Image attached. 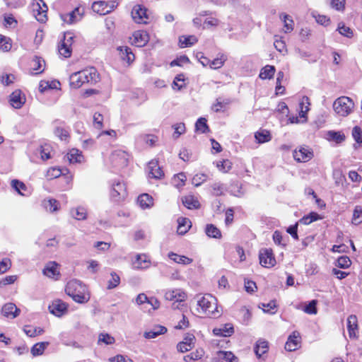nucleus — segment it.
<instances>
[{
	"label": "nucleus",
	"mask_w": 362,
	"mask_h": 362,
	"mask_svg": "<svg viewBox=\"0 0 362 362\" xmlns=\"http://www.w3.org/2000/svg\"><path fill=\"white\" fill-rule=\"evenodd\" d=\"M65 291L72 299L79 303H85L90 299V294L86 285L77 279L69 281Z\"/></svg>",
	"instance_id": "f257e3e1"
},
{
	"label": "nucleus",
	"mask_w": 362,
	"mask_h": 362,
	"mask_svg": "<svg viewBox=\"0 0 362 362\" xmlns=\"http://www.w3.org/2000/svg\"><path fill=\"white\" fill-rule=\"evenodd\" d=\"M197 305L204 313L208 316L217 317L220 315L218 310L217 300L211 294H205L197 300Z\"/></svg>",
	"instance_id": "f03ea898"
},
{
	"label": "nucleus",
	"mask_w": 362,
	"mask_h": 362,
	"mask_svg": "<svg viewBox=\"0 0 362 362\" xmlns=\"http://www.w3.org/2000/svg\"><path fill=\"white\" fill-rule=\"evenodd\" d=\"M354 103L349 97L342 96L337 98L333 104L335 112L339 116L346 117L353 110Z\"/></svg>",
	"instance_id": "7ed1b4c3"
},
{
	"label": "nucleus",
	"mask_w": 362,
	"mask_h": 362,
	"mask_svg": "<svg viewBox=\"0 0 362 362\" xmlns=\"http://www.w3.org/2000/svg\"><path fill=\"white\" fill-rule=\"evenodd\" d=\"M33 11L39 22L44 23L47 21V6L42 0H34Z\"/></svg>",
	"instance_id": "20e7f679"
},
{
	"label": "nucleus",
	"mask_w": 362,
	"mask_h": 362,
	"mask_svg": "<svg viewBox=\"0 0 362 362\" xmlns=\"http://www.w3.org/2000/svg\"><path fill=\"white\" fill-rule=\"evenodd\" d=\"M112 199L115 202H121L127 196V192L124 183L116 181L112 184L110 193Z\"/></svg>",
	"instance_id": "39448f33"
},
{
	"label": "nucleus",
	"mask_w": 362,
	"mask_h": 362,
	"mask_svg": "<svg viewBox=\"0 0 362 362\" xmlns=\"http://www.w3.org/2000/svg\"><path fill=\"white\" fill-rule=\"evenodd\" d=\"M259 262L264 267H272L276 264V259L271 249H262L259 254Z\"/></svg>",
	"instance_id": "423d86ee"
},
{
	"label": "nucleus",
	"mask_w": 362,
	"mask_h": 362,
	"mask_svg": "<svg viewBox=\"0 0 362 362\" xmlns=\"http://www.w3.org/2000/svg\"><path fill=\"white\" fill-rule=\"evenodd\" d=\"M132 16L134 21L137 23L146 24L149 18L146 8L141 5L134 6L132 11Z\"/></svg>",
	"instance_id": "0eeeda50"
},
{
	"label": "nucleus",
	"mask_w": 362,
	"mask_h": 362,
	"mask_svg": "<svg viewBox=\"0 0 362 362\" xmlns=\"http://www.w3.org/2000/svg\"><path fill=\"white\" fill-rule=\"evenodd\" d=\"M110 160L115 165L125 166L128 163L129 155L124 151L117 149L112 153Z\"/></svg>",
	"instance_id": "6e6552de"
},
{
	"label": "nucleus",
	"mask_w": 362,
	"mask_h": 362,
	"mask_svg": "<svg viewBox=\"0 0 362 362\" xmlns=\"http://www.w3.org/2000/svg\"><path fill=\"white\" fill-rule=\"evenodd\" d=\"M81 72L86 83L95 84L100 80V75L95 67H88Z\"/></svg>",
	"instance_id": "1a4fd4ad"
},
{
	"label": "nucleus",
	"mask_w": 362,
	"mask_h": 362,
	"mask_svg": "<svg viewBox=\"0 0 362 362\" xmlns=\"http://www.w3.org/2000/svg\"><path fill=\"white\" fill-rule=\"evenodd\" d=\"M313 156V153L307 147H300L293 152V158L298 162H307Z\"/></svg>",
	"instance_id": "9d476101"
},
{
	"label": "nucleus",
	"mask_w": 362,
	"mask_h": 362,
	"mask_svg": "<svg viewBox=\"0 0 362 362\" xmlns=\"http://www.w3.org/2000/svg\"><path fill=\"white\" fill-rule=\"evenodd\" d=\"M48 308L51 313L60 317L66 311L67 305L62 300L57 299L54 300Z\"/></svg>",
	"instance_id": "9b49d317"
},
{
	"label": "nucleus",
	"mask_w": 362,
	"mask_h": 362,
	"mask_svg": "<svg viewBox=\"0 0 362 362\" xmlns=\"http://www.w3.org/2000/svg\"><path fill=\"white\" fill-rule=\"evenodd\" d=\"M21 310L13 303H6L1 308V314L11 319H14L19 315Z\"/></svg>",
	"instance_id": "f8f14e48"
},
{
	"label": "nucleus",
	"mask_w": 362,
	"mask_h": 362,
	"mask_svg": "<svg viewBox=\"0 0 362 362\" xmlns=\"http://www.w3.org/2000/svg\"><path fill=\"white\" fill-rule=\"evenodd\" d=\"M347 329L350 338L356 339L358 337V320L356 315H351L348 317Z\"/></svg>",
	"instance_id": "ddd939ff"
},
{
	"label": "nucleus",
	"mask_w": 362,
	"mask_h": 362,
	"mask_svg": "<svg viewBox=\"0 0 362 362\" xmlns=\"http://www.w3.org/2000/svg\"><path fill=\"white\" fill-rule=\"evenodd\" d=\"M133 37L132 44L138 47H144L149 40L148 34L146 31H136Z\"/></svg>",
	"instance_id": "4468645a"
},
{
	"label": "nucleus",
	"mask_w": 362,
	"mask_h": 362,
	"mask_svg": "<svg viewBox=\"0 0 362 362\" xmlns=\"http://www.w3.org/2000/svg\"><path fill=\"white\" fill-rule=\"evenodd\" d=\"M148 170L150 177L160 179L163 176V172L156 160H153L148 163Z\"/></svg>",
	"instance_id": "2eb2a0df"
},
{
	"label": "nucleus",
	"mask_w": 362,
	"mask_h": 362,
	"mask_svg": "<svg viewBox=\"0 0 362 362\" xmlns=\"http://www.w3.org/2000/svg\"><path fill=\"white\" fill-rule=\"evenodd\" d=\"M300 334L295 331L289 336L286 344L285 349L288 351H293L296 350L300 344Z\"/></svg>",
	"instance_id": "dca6fc26"
},
{
	"label": "nucleus",
	"mask_w": 362,
	"mask_h": 362,
	"mask_svg": "<svg viewBox=\"0 0 362 362\" xmlns=\"http://www.w3.org/2000/svg\"><path fill=\"white\" fill-rule=\"evenodd\" d=\"M165 298L168 300H175L176 302H182L186 298L185 293L181 289H174L168 291L165 294Z\"/></svg>",
	"instance_id": "f3484780"
},
{
	"label": "nucleus",
	"mask_w": 362,
	"mask_h": 362,
	"mask_svg": "<svg viewBox=\"0 0 362 362\" xmlns=\"http://www.w3.org/2000/svg\"><path fill=\"white\" fill-rule=\"evenodd\" d=\"M82 13L80 8H76L71 12L62 16V20L69 24H72L80 21Z\"/></svg>",
	"instance_id": "a211bd4d"
},
{
	"label": "nucleus",
	"mask_w": 362,
	"mask_h": 362,
	"mask_svg": "<svg viewBox=\"0 0 362 362\" xmlns=\"http://www.w3.org/2000/svg\"><path fill=\"white\" fill-rule=\"evenodd\" d=\"M25 98L22 96L21 91L16 90L10 95L11 105L15 108H21L25 103Z\"/></svg>",
	"instance_id": "6ab92c4d"
},
{
	"label": "nucleus",
	"mask_w": 362,
	"mask_h": 362,
	"mask_svg": "<svg viewBox=\"0 0 362 362\" xmlns=\"http://www.w3.org/2000/svg\"><path fill=\"white\" fill-rule=\"evenodd\" d=\"M86 83L82 77L81 71L73 73L69 77V84L73 88H78Z\"/></svg>",
	"instance_id": "aec40b11"
},
{
	"label": "nucleus",
	"mask_w": 362,
	"mask_h": 362,
	"mask_svg": "<svg viewBox=\"0 0 362 362\" xmlns=\"http://www.w3.org/2000/svg\"><path fill=\"white\" fill-rule=\"evenodd\" d=\"M255 353L257 358H261L269 350L268 341L264 339H259L254 348Z\"/></svg>",
	"instance_id": "412c9836"
},
{
	"label": "nucleus",
	"mask_w": 362,
	"mask_h": 362,
	"mask_svg": "<svg viewBox=\"0 0 362 362\" xmlns=\"http://www.w3.org/2000/svg\"><path fill=\"white\" fill-rule=\"evenodd\" d=\"M216 360L223 362H238V359L231 351H219L216 353Z\"/></svg>",
	"instance_id": "4be33fe9"
},
{
	"label": "nucleus",
	"mask_w": 362,
	"mask_h": 362,
	"mask_svg": "<svg viewBox=\"0 0 362 362\" xmlns=\"http://www.w3.org/2000/svg\"><path fill=\"white\" fill-rule=\"evenodd\" d=\"M182 201L184 206L189 209H197L200 207L199 202L195 197L192 195L183 197Z\"/></svg>",
	"instance_id": "5701e85b"
},
{
	"label": "nucleus",
	"mask_w": 362,
	"mask_h": 362,
	"mask_svg": "<svg viewBox=\"0 0 362 362\" xmlns=\"http://www.w3.org/2000/svg\"><path fill=\"white\" fill-rule=\"evenodd\" d=\"M57 267L58 264L55 262H49L43 269V274L50 278L58 276L59 275V272L57 270Z\"/></svg>",
	"instance_id": "b1692460"
},
{
	"label": "nucleus",
	"mask_w": 362,
	"mask_h": 362,
	"mask_svg": "<svg viewBox=\"0 0 362 362\" xmlns=\"http://www.w3.org/2000/svg\"><path fill=\"white\" fill-rule=\"evenodd\" d=\"M137 202L143 209H148L153 204V198L148 194H143L139 196Z\"/></svg>",
	"instance_id": "393cba45"
},
{
	"label": "nucleus",
	"mask_w": 362,
	"mask_h": 362,
	"mask_svg": "<svg viewBox=\"0 0 362 362\" xmlns=\"http://www.w3.org/2000/svg\"><path fill=\"white\" fill-rule=\"evenodd\" d=\"M213 332L215 335L229 337L234 332V329L232 325L226 324L223 327L214 328Z\"/></svg>",
	"instance_id": "a878e982"
},
{
	"label": "nucleus",
	"mask_w": 362,
	"mask_h": 362,
	"mask_svg": "<svg viewBox=\"0 0 362 362\" xmlns=\"http://www.w3.org/2000/svg\"><path fill=\"white\" fill-rule=\"evenodd\" d=\"M167 332V328L163 326H156L153 327L151 330L148 332H146L144 333V337L146 339H153L158 337L160 334H163Z\"/></svg>",
	"instance_id": "bb28decb"
},
{
	"label": "nucleus",
	"mask_w": 362,
	"mask_h": 362,
	"mask_svg": "<svg viewBox=\"0 0 362 362\" xmlns=\"http://www.w3.org/2000/svg\"><path fill=\"white\" fill-rule=\"evenodd\" d=\"M70 163H81L83 156L78 149H71L65 156Z\"/></svg>",
	"instance_id": "cd10ccee"
},
{
	"label": "nucleus",
	"mask_w": 362,
	"mask_h": 362,
	"mask_svg": "<svg viewBox=\"0 0 362 362\" xmlns=\"http://www.w3.org/2000/svg\"><path fill=\"white\" fill-rule=\"evenodd\" d=\"M191 227V221L186 218H180L178 219L177 233L179 234H185Z\"/></svg>",
	"instance_id": "c85d7f7f"
},
{
	"label": "nucleus",
	"mask_w": 362,
	"mask_h": 362,
	"mask_svg": "<svg viewBox=\"0 0 362 362\" xmlns=\"http://www.w3.org/2000/svg\"><path fill=\"white\" fill-rule=\"evenodd\" d=\"M92 8L93 11L100 15H105L110 12V10L107 8V4L104 1L94 2L92 5Z\"/></svg>",
	"instance_id": "c756f323"
},
{
	"label": "nucleus",
	"mask_w": 362,
	"mask_h": 362,
	"mask_svg": "<svg viewBox=\"0 0 362 362\" xmlns=\"http://www.w3.org/2000/svg\"><path fill=\"white\" fill-rule=\"evenodd\" d=\"M134 264L136 268L146 269L149 267L150 262L145 255H138Z\"/></svg>",
	"instance_id": "7c9ffc66"
},
{
	"label": "nucleus",
	"mask_w": 362,
	"mask_h": 362,
	"mask_svg": "<svg viewBox=\"0 0 362 362\" xmlns=\"http://www.w3.org/2000/svg\"><path fill=\"white\" fill-rule=\"evenodd\" d=\"M120 52L121 57L123 60L130 63L134 60V54L132 53V49L128 47H120L118 48Z\"/></svg>",
	"instance_id": "2f4dec72"
},
{
	"label": "nucleus",
	"mask_w": 362,
	"mask_h": 362,
	"mask_svg": "<svg viewBox=\"0 0 362 362\" xmlns=\"http://www.w3.org/2000/svg\"><path fill=\"white\" fill-rule=\"evenodd\" d=\"M49 344V343L47 341L39 342L35 344L31 348V354L34 356L42 355Z\"/></svg>",
	"instance_id": "473e14b6"
},
{
	"label": "nucleus",
	"mask_w": 362,
	"mask_h": 362,
	"mask_svg": "<svg viewBox=\"0 0 362 362\" xmlns=\"http://www.w3.org/2000/svg\"><path fill=\"white\" fill-rule=\"evenodd\" d=\"M206 234L213 238H221V233L220 230L214 224H207L205 229Z\"/></svg>",
	"instance_id": "72a5a7b5"
},
{
	"label": "nucleus",
	"mask_w": 362,
	"mask_h": 362,
	"mask_svg": "<svg viewBox=\"0 0 362 362\" xmlns=\"http://www.w3.org/2000/svg\"><path fill=\"white\" fill-rule=\"evenodd\" d=\"M71 216L77 220H85L87 218V211L84 207L78 206L71 211Z\"/></svg>",
	"instance_id": "f704fd0d"
},
{
	"label": "nucleus",
	"mask_w": 362,
	"mask_h": 362,
	"mask_svg": "<svg viewBox=\"0 0 362 362\" xmlns=\"http://www.w3.org/2000/svg\"><path fill=\"white\" fill-rule=\"evenodd\" d=\"M275 73V67L274 66L267 65L263 67L259 74V78L262 79L272 78Z\"/></svg>",
	"instance_id": "c9c22d12"
},
{
	"label": "nucleus",
	"mask_w": 362,
	"mask_h": 362,
	"mask_svg": "<svg viewBox=\"0 0 362 362\" xmlns=\"http://www.w3.org/2000/svg\"><path fill=\"white\" fill-rule=\"evenodd\" d=\"M280 18L283 21L284 24V32L286 33L291 32L293 30V21L291 16L287 14H281Z\"/></svg>",
	"instance_id": "e433bc0d"
},
{
	"label": "nucleus",
	"mask_w": 362,
	"mask_h": 362,
	"mask_svg": "<svg viewBox=\"0 0 362 362\" xmlns=\"http://www.w3.org/2000/svg\"><path fill=\"white\" fill-rule=\"evenodd\" d=\"M168 257L170 259L179 264H189L192 262V259L187 257L178 255L173 252H170Z\"/></svg>",
	"instance_id": "4c0bfd02"
},
{
	"label": "nucleus",
	"mask_w": 362,
	"mask_h": 362,
	"mask_svg": "<svg viewBox=\"0 0 362 362\" xmlns=\"http://www.w3.org/2000/svg\"><path fill=\"white\" fill-rule=\"evenodd\" d=\"M352 136L356 142V144L354 145V147L355 149H358L359 147H361L360 144L362 143L361 129L358 126L354 127L352 130Z\"/></svg>",
	"instance_id": "58836bf2"
},
{
	"label": "nucleus",
	"mask_w": 362,
	"mask_h": 362,
	"mask_svg": "<svg viewBox=\"0 0 362 362\" xmlns=\"http://www.w3.org/2000/svg\"><path fill=\"white\" fill-rule=\"evenodd\" d=\"M197 42V39L194 35L182 36L180 37V45L181 47H187Z\"/></svg>",
	"instance_id": "ea45409f"
},
{
	"label": "nucleus",
	"mask_w": 362,
	"mask_h": 362,
	"mask_svg": "<svg viewBox=\"0 0 362 362\" xmlns=\"http://www.w3.org/2000/svg\"><path fill=\"white\" fill-rule=\"evenodd\" d=\"M195 129L197 132H200L204 134L209 131V126L206 124V119L204 117H200L195 123Z\"/></svg>",
	"instance_id": "a19ab883"
},
{
	"label": "nucleus",
	"mask_w": 362,
	"mask_h": 362,
	"mask_svg": "<svg viewBox=\"0 0 362 362\" xmlns=\"http://www.w3.org/2000/svg\"><path fill=\"white\" fill-rule=\"evenodd\" d=\"M24 332L30 337H34L42 334L44 332L43 329L40 327H33L32 326H25Z\"/></svg>",
	"instance_id": "79ce46f5"
},
{
	"label": "nucleus",
	"mask_w": 362,
	"mask_h": 362,
	"mask_svg": "<svg viewBox=\"0 0 362 362\" xmlns=\"http://www.w3.org/2000/svg\"><path fill=\"white\" fill-rule=\"evenodd\" d=\"M309 98L307 96H303L300 103V112L299 113L300 117H305L307 112L309 111Z\"/></svg>",
	"instance_id": "37998d69"
},
{
	"label": "nucleus",
	"mask_w": 362,
	"mask_h": 362,
	"mask_svg": "<svg viewBox=\"0 0 362 362\" xmlns=\"http://www.w3.org/2000/svg\"><path fill=\"white\" fill-rule=\"evenodd\" d=\"M44 207L49 212H54L59 210V202L54 199L44 201Z\"/></svg>",
	"instance_id": "c03bdc74"
},
{
	"label": "nucleus",
	"mask_w": 362,
	"mask_h": 362,
	"mask_svg": "<svg viewBox=\"0 0 362 362\" xmlns=\"http://www.w3.org/2000/svg\"><path fill=\"white\" fill-rule=\"evenodd\" d=\"M172 127L175 130L173 134V137L175 139H178L180 135L183 134L186 131L185 124L183 122L175 124L172 126Z\"/></svg>",
	"instance_id": "a18cd8bd"
},
{
	"label": "nucleus",
	"mask_w": 362,
	"mask_h": 362,
	"mask_svg": "<svg viewBox=\"0 0 362 362\" xmlns=\"http://www.w3.org/2000/svg\"><path fill=\"white\" fill-rule=\"evenodd\" d=\"M255 137L257 140L258 143L260 144L267 142L271 140V135L269 132L266 130L256 132Z\"/></svg>",
	"instance_id": "49530a36"
},
{
	"label": "nucleus",
	"mask_w": 362,
	"mask_h": 362,
	"mask_svg": "<svg viewBox=\"0 0 362 362\" xmlns=\"http://www.w3.org/2000/svg\"><path fill=\"white\" fill-rule=\"evenodd\" d=\"M115 341V339L110 334L107 333H100L98 336V344H100L103 343L106 345L113 344Z\"/></svg>",
	"instance_id": "de8ad7c7"
},
{
	"label": "nucleus",
	"mask_w": 362,
	"mask_h": 362,
	"mask_svg": "<svg viewBox=\"0 0 362 362\" xmlns=\"http://www.w3.org/2000/svg\"><path fill=\"white\" fill-rule=\"evenodd\" d=\"M11 187L21 195L24 196L25 194L22 192V191H25L27 189V187L25 185L18 180H12L11 182Z\"/></svg>",
	"instance_id": "09e8293b"
},
{
	"label": "nucleus",
	"mask_w": 362,
	"mask_h": 362,
	"mask_svg": "<svg viewBox=\"0 0 362 362\" xmlns=\"http://www.w3.org/2000/svg\"><path fill=\"white\" fill-rule=\"evenodd\" d=\"M328 136L329 139L334 141L337 144H340L345 140V135L340 132L329 131Z\"/></svg>",
	"instance_id": "8fccbe9b"
},
{
	"label": "nucleus",
	"mask_w": 362,
	"mask_h": 362,
	"mask_svg": "<svg viewBox=\"0 0 362 362\" xmlns=\"http://www.w3.org/2000/svg\"><path fill=\"white\" fill-rule=\"evenodd\" d=\"M362 223V209L359 206H356L354 211L352 223L358 225Z\"/></svg>",
	"instance_id": "3c124183"
},
{
	"label": "nucleus",
	"mask_w": 362,
	"mask_h": 362,
	"mask_svg": "<svg viewBox=\"0 0 362 362\" xmlns=\"http://www.w3.org/2000/svg\"><path fill=\"white\" fill-rule=\"evenodd\" d=\"M351 264V261L347 256H341L337 259V267L341 269L349 268Z\"/></svg>",
	"instance_id": "603ef678"
},
{
	"label": "nucleus",
	"mask_w": 362,
	"mask_h": 362,
	"mask_svg": "<svg viewBox=\"0 0 362 362\" xmlns=\"http://www.w3.org/2000/svg\"><path fill=\"white\" fill-rule=\"evenodd\" d=\"M59 52L65 58L70 57L72 52L71 47L62 42V45L59 47Z\"/></svg>",
	"instance_id": "864d4df0"
},
{
	"label": "nucleus",
	"mask_w": 362,
	"mask_h": 362,
	"mask_svg": "<svg viewBox=\"0 0 362 362\" xmlns=\"http://www.w3.org/2000/svg\"><path fill=\"white\" fill-rule=\"evenodd\" d=\"M226 58L224 55H221L219 58H216L210 62V68L217 69L223 66Z\"/></svg>",
	"instance_id": "5fc2aeb1"
},
{
	"label": "nucleus",
	"mask_w": 362,
	"mask_h": 362,
	"mask_svg": "<svg viewBox=\"0 0 362 362\" xmlns=\"http://www.w3.org/2000/svg\"><path fill=\"white\" fill-rule=\"evenodd\" d=\"M261 308L264 313L274 314L276 313V304L275 301L272 300L268 303H262Z\"/></svg>",
	"instance_id": "6e6d98bb"
},
{
	"label": "nucleus",
	"mask_w": 362,
	"mask_h": 362,
	"mask_svg": "<svg viewBox=\"0 0 362 362\" xmlns=\"http://www.w3.org/2000/svg\"><path fill=\"white\" fill-rule=\"evenodd\" d=\"M120 282L119 276L115 273H111V279L108 281L107 289L116 288Z\"/></svg>",
	"instance_id": "4d7b16f0"
},
{
	"label": "nucleus",
	"mask_w": 362,
	"mask_h": 362,
	"mask_svg": "<svg viewBox=\"0 0 362 362\" xmlns=\"http://www.w3.org/2000/svg\"><path fill=\"white\" fill-rule=\"evenodd\" d=\"M337 30L339 33L342 35H344L347 37H351L353 35V33L350 28L345 26L343 23H339Z\"/></svg>",
	"instance_id": "13d9d810"
},
{
	"label": "nucleus",
	"mask_w": 362,
	"mask_h": 362,
	"mask_svg": "<svg viewBox=\"0 0 362 362\" xmlns=\"http://www.w3.org/2000/svg\"><path fill=\"white\" fill-rule=\"evenodd\" d=\"M211 187L213 190V194L214 196H221L223 194V187L222 184L219 182H215L211 185Z\"/></svg>",
	"instance_id": "bf43d9fd"
},
{
	"label": "nucleus",
	"mask_w": 362,
	"mask_h": 362,
	"mask_svg": "<svg viewBox=\"0 0 362 362\" xmlns=\"http://www.w3.org/2000/svg\"><path fill=\"white\" fill-rule=\"evenodd\" d=\"M316 305H317L316 300H311L309 303V304L305 306V308H304V311L308 314H316L317 313Z\"/></svg>",
	"instance_id": "052dcab7"
},
{
	"label": "nucleus",
	"mask_w": 362,
	"mask_h": 362,
	"mask_svg": "<svg viewBox=\"0 0 362 362\" xmlns=\"http://www.w3.org/2000/svg\"><path fill=\"white\" fill-rule=\"evenodd\" d=\"M217 168L219 170L226 173L231 168V163L226 160L217 163Z\"/></svg>",
	"instance_id": "680f3d73"
},
{
	"label": "nucleus",
	"mask_w": 362,
	"mask_h": 362,
	"mask_svg": "<svg viewBox=\"0 0 362 362\" xmlns=\"http://www.w3.org/2000/svg\"><path fill=\"white\" fill-rule=\"evenodd\" d=\"M103 117L101 114L95 112L93 115L94 125L98 129H101L103 127Z\"/></svg>",
	"instance_id": "e2e57ef3"
},
{
	"label": "nucleus",
	"mask_w": 362,
	"mask_h": 362,
	"mask_svg": "<svg viewBox=\"0 0 362 362\" xmlns=\"http://www.w3.org/2000/svg\"><path fill=\"white\" fill-rule=\"evenodd\" d=\"M185 81V76L183 74H178L174 79L172 87L173 89L180 90L182 85H179L178 82H183Z\"/></svg>",
	"instance_id": "0e129e2a"
},
{
	"label": "nucleus",
	"mask_w": 362,
	"mask_h": 362,
	"mask_svg": "<svg viewBox=\"0 0 362 362\" xmlns=\"http://www.w3.org/2000/svg\"><path fill=\"white\" fill-rule=\"evenodd\" d=\"M11 262L9 259H4L0 262V273L6 272L11 267Z\"/></svg>",
	"instance_id": "69168bd1"
},
{
	"label": "nucleus",
	"mask_w": 362,
	"mask_h": 362,
	"mask_svg": "<svg viewBox=\"0 0 362 362\" xmlns=\"http://www.w3.org/2000/svg\"><path fill=\"white\" fill-rule=\"evenodd\" d=\"M54 134L58 136L61 140H66L69 136V133L66 130L62 128H57L54 131Z\"/></svg>",
	"instance_id": "338daca9"
},
{
	"label": "nucleus",
	"mask_w": 362,
	"mask_h": 362,
	"mask_svg": "<svg viewBox=\"0 0 362 362\" xmlns=\"http://www.w3.org/2000/svg\"><path fill=\"white\" fill-rule=\"evenodd\" d=\"M110 360L111 362H134L131 358H125L122 355H117L116 356L111 358Z\"/></svg>",
	"instance_id": "774afa93"
}]
</instances>
